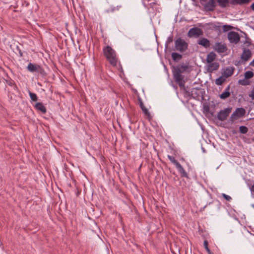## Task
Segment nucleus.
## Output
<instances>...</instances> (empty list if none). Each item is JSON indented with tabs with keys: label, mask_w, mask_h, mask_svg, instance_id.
<instances>
[{
	"label": "nucleus",
	"mask_w": 254,
	"mask_h": 254,
	"mask_svg": "<svg viewBox=\"0 0 254 254\" xmlns=\"http://www.w3.org/2000/svg\"><path fill=\"white\" fill-rule=\"evenodd\" d=\"M232 28L233 27L231 25H225L223 26V30L224 31H227L232 29Z\"/></svg>",
	"instance_id": "28"
},
{
	"label": "nucleus",
	"mask_w": 254,
	"mask_h": 254,
	"mask_svg": "<svg viewBox=\"0 0 254 254\" xmlns=\"http://www.w3.org/2000/svg\"><path fill=\"white\" fill-rule=\"evenodd\" d=\"M252 56L251 51L248 49L244 48L243 53L241 56V59L243 61H248Z\"/></svg>",
	"instance_id": "11"
},
{
	"label": "nucleus",
	"mask_w": 254,
	"mask_h": 254,
	"mask_svg": "<svg viewBox=\"0 0 254 254\" xmlns=\"http://www.w3.org/2000/svg\"><path fill=\"white\" fill-rule=\"evenodd\" d=\"M34 108L37 111H40L43 114H45L47 112L46 108L43 105V104L41 102L37 103L35 106Z\"/></svg>",
	"instance_id": "15"
},
{
	"label": "nucleus",
	"mask_w": 254,
	"mask_h": 254,
	"mask_svg": "<svg viewBox=\"0 0 254 254\" xmlns=\"http://www.w3.org/2000/svg\"><path fill=\"white\" fill-rule=\"evenodd\" d=\"M174 79L176 83L181 87L185 86V81L184 76L182 74V71L179 68H174L172 71Z\"/></svg>",
	"instance_id": "2"
},
{
	"label": "nucleus",
	"mask_w": 254,
	"mask_h": 254,
	"mask_svg": "<svg viewBox=\"0 0 254 254\" xmlns=\"http://www.w3.org/2000/svg\"><path fill=\"white\" fill-rule=\"evenodd\" d=\"M218 1L222 6H225L228 2V0H218Z\"/></svg>",
	"instance_id": "29"
},
{
	"label": "nucleus",
	"mask_w": 254,
	"mask_h": 254,
	"mask_svg": "<svg viewBox=\"0 0 254 254\" xmlns=\"http://www.w3.org/2000/svg\"><path fill=\"white\" fill-rule=\"evenodd\" d=\"M234 70L235 67L234 66L227 67L222 72L223 76L226 78L230 77L233 74Z\"/></svg>",
	"instance_id": "12"
},
{
	"label": "nucleus",
	"mask_w": 254,
	"mask_h": 254,
	"mask_svg": "<svg viewBox=\"0 0 254 254\" xmlns=\"http://www.w3.org/2000/svg\"><path fill=\"white\" fill-rule=\"evenodd\" d=\"M175 48L177 51L183 53L188 49V43L180 37L175 41Z\"/></svg>",
	"instance_id": "5"
},
{
	"label": "nucleus",
	"mask_w": 254,
	"mask_h": 254,
	"mask_svg": "<svg viewBox=\"0 0 254 254\" xmlns=\"http://www.w3.org/2000/svg\"><path fill=\"white\" fill-rule=\"evenodd\" d=\"M103 52L107 60L112 66L117 67L119 64L120 68L122 70H123L117 54L111 46H107L104 47L103 48Z\"/></svg>",
	"instance_id": "1"
},
{
	"label": "nucleus",
	"mask_w": 254,
	"mask_h": 254,
	"mask_svg": "<svg viewBox=\"0 0 254 254\" xmlns=\"http://www.w3.org/2000/svg\"><path fill=\"white\" fill-rule=\"evenodd\" d=\"M202 35V30L198 28L194 27L190 29L188 33V36L189 37H199V36Z\"/></svg>",
	"instance_id": "9"
},
{
	"label": "nucleus",
	"mask_w": 254,
	"mask_h": 254,
	"mask_svg": "<svg viewBox=\"0 0 254 254\" xmlns=\"http://www.w3.org/2000/svg\"><path fill=\"white\" fill-rule=\"evenodd\" d=\"M198 44L203 46L205 48H207L210 46V42L208 39L205 38H200L197 42Z\"/></svg>",
	"instance_id": "13"
},
{
	"label": "nucleus",
	"mask_w": 254,
	"mask_h": 254,
	"mask_svg": "<svg viewBox=\"0 0 254 254\" xmlns=\"http://www.w3.org/2000/svg\"><path fill=\"white\" fill-rule=\"evenodd\" d=\"M176 68H179L182 71V73L186 71L189 68V66L187 64H182L180 66H178Z\"/></svg>",
	"instance_id": "24"
},
{
	"label": "nucleus",
	"mask_w": 254,
	"mask_h": 254,
	"mask_svg": "<svg viewBox=\"0 0 254 254\" xmlns=\"http://www.w3.org/2000/svg\"><path fill=\"white\" fill-rule=\"evenodd\" d=\"M203 245L205 249L208 254H214L208 248V243L207 240H205L203 243Z\"/></svg>",
	"instance_id": "22"
},
{
	"label": "nucleus",
	"mask_w": 254,
	"mask_h": 254,
	"mask_svg": "<svg viewBox=\"0 0 254 254\" xmlns=\"http://www.w3.org/2000/svg\"><path fill=\"white\" fill-rule=\"evenodd\" d=\"M239 130L241 133L245 134L248 132V129L246 126H242L239 127Z\"/></svg>",
	"instance_id": "26"
},
{
	"label": "nucleus",
	"mask_w": 254,
	"mask_h": 254,
	"mask_svg": "<svg viewBox=\"0 0 254 254\" xmlns=\"http://www.w3.org/2000/svg\"><path fill=\"white\" fill-rule=\"evenodd\" d=\"M253 196H254V195H253Z\"/></svg>",
	"instance_id": "40"
},
{
	"label": "nucleus",
	"mask_w": 254,
	"mask_h": 254,
	"mask_svg": "<svg viewBox=\"0 0 254 254\" xmlns=\"http://www.w3.org/2000/svg\"><path fill=\"white\" fill-rule=\"evenodd\" d=\"M252 207L254 208V204L252 205Z\"/></svg>",
	"instance_id": "39"
},
{
	"label": "nucleus",
	"mask_w": 254,
	"mask_h": 254,
	"mask_svg": "<svg viewBox=\"0 0 254 254\" xmlns=\"http://www.w3.org/2000/svg\"><path fill=\"white\" fill-rule=\"evenodd\" d=\"M231 112V109L226 108L224 110H221L217 114V119L221 121L225 120L228 117Z\"/></svg>",
	"instance_id": "8"
},
{
	"label": "nucleus",
	"mask_w": 254,
	"mask_h": 254,
	"mask_svg": "<svg viewBox=\"0 0 254 254\" xmlns=\"http://www.w3.org/2000/svg\"><path fill=\"white\" fill-rule=\"evenodd\" d=\"M216 57V55L213 52H210L207 55L206 57V62L207 63H210L213 62L215 60Z\"/></svg>",
	"instance_id": "16"
},
{
	"label": "nucleus",
	"mask_w": 254,
	"mask_h": 254,
	"mask_svg": "<svg viewBox=\"0 0 254 254\" xmlns=\"http://www.w3.org/2000/svg\"><path fill=\"white\" fill-rule=\"evenodd\" d=\"M245 110L242 108H237L235 112L233 113V115L237 114L239 117L243 116L245 114Z\"/></svg>",
	"instance_id": "19"
},
{
	"label": "nucleus",
	"mask_w": 254,
	"mask_h": 254,
	"mask_svg": "<svg viewBox=\"0 0 254 254\" xmlns=\"http://www.w3.org/2000/svg\"><path fill=\"white\" fill-rule=\"evenodd\" d=\"M28 93L32 101L36 102L38 100V97L35 93L31 92L30 90L28 91Z\"/></svg>",
	"instance_id": "21"
},
{
	"label": "nucleus",
	"mask_w": 254,
	"mask_h": 254,
	"mask_svg": "<svg viewBox=\"0 0 254 254\" xmlns=\"http://www.w3.org/2000/svg\"><path fill=\"white\" fill-rule=\"evenodd\" d=\"M213 49L218 53H224L227 51L228 48L226 44L216 42L214 45Z\"/></svg>",
	"instance_id": "7"
},
{
	"label": "nucleus",
	"mask_w": 254,
	"mask_h": 254,
	"mask_svg": "<svg viewBox=\"0 0 254 254\" xmlns=\"http://www.w3.org/2000/svg\"><path fill=\"white\" fill-rule=\"evenodd\" d=\"M251 8L253 10H254V2L251 5Z\"/></svg>",
	"instance_id": "37"
},
{
	"label": "nucleus",
	"mask_w": 254,
	"mask_h": 254,
	"mask_svg": "<svg viewBox=\"0 0 254 254\" xmlns=\"http://www.w3.org/2000/svg\"><path fill=\"white\" fill-rule=\"evenodd\" d=\"M143 113L148 117H149L150 116V113L149 112L148 109L146 108H144L143 109H141Z\"/></svg>",
	"instance_id": "27"
},
{
	"label": "nucleus",
	"mask_w": 254,
	"mask_h": 254,
	"mask_svg": "<svg viewBox=\"0 0 254 254\" xmlns=\"http://www.w3.org/2000/svg\"><path fill=\"white\" fill-rule=\"evenodd\" d=\"M222 196L227 200L230 201L232 199V198L230 196L228 195L225 193H222Z\"/></svg>",
	"instance_id": "30"
},
{
	"label": "nucleus",
	"mask_w": 254,
	"mask_h": 254,
	"mask_svg": "<svg viewBox=\"0 0 254 254\" xmlns=\"http://www.w3.org/2000/svg\"><path fill=\"white\" fill-rule=\"evenodd\" d=\"M167 157L169 159V160L175 165L176 168L177 169L178 172L180 174V175L182 177L189 178L188 173L184 170L182 166L177 161V160L175 159L174 157L171 156L170 155H168Z\"/></svg>",
	"instance_id": "4"
},
{
	"label": "nucleus",
	"mask_w": 254,
	"mask_h": 254,
	"mask_svg": "<svg viewBox=\"0 0 254 254\" xmlns=\"http://www.w3.org/2000/svg\"><path fill=\"white\" fill-rule=\"evenodd\" d=\"M254 73L252 71H247L245 73V79H250L254 76Z\"/></svg>",
	"instance_id": "23"
},
{
	"label": "nucleus",
	"mask_w": 254,
	"mask_h": 254,
	"mask_svg": "<svg viewBox=\"0 0 254 254\" xmlns=\"http://www.w3.org/2000/svg\"><path fill=\"white\" fill-rule=\"evenodd\" d=\"M230 85H228L225 90V91L223 92L220 95V97L222 99H225L228 98L230 96Z\"/></svg>",
	"instance_id": "17"
},
{
	"label": "nucleus",
	"mask_w": 254,
	"mask_h": 254,
	"mask_svg": "<svg viewBox=\"0 0 254 254\" xmlns=\"http://www.w3.org/2000/svg\"><path fill=\"white\" fill-rule=\"evenodd\" d=\"M235 3L238 4H243L244 3H248L249 2L250 0H234Z\"/></svg>",
	"instance_id": "25"
},
{
	"label": "nucleus",
	"mask_w": 254,
	"mask_h": 254,
	"mask_svg": "<svg viewBox=\"0 0 254 254\" xmlns=\"http://www.w3.org/2000/svg\"><path fill=\"white\" fill-rule=\"evenodd\" d=\"M207 64L206 70L209 73H212L213 71L217 70L219 67V64L217 62H212Z\"/></svg>",
	"instance_id": "10"
},
{
	"label": "nucleus",
	"mask_w": 254,
	"mask_h": 254,
	"mask_svg": "<svg viewBox=\"0 0 254 254\" xmlns=\"http://www.w3.org/2000/svg\"><path fill=\"white\" fill-rule=\"evenodd\" d=\"M228 39L230 43L237 44L240 40L238 33L235 31H230L228 34Z\"/></svg>",
	"instance_id": "6"
},
{
	"label": "nucleus",
	"mask_w": 254,
	"mask_h": 254,
	"mask_svg": "<svg viewBox=\"0 0 254 254\" xmlns=\"http://www.w3.org/2000/svg\"><path fill=\"white\" fill-rule=\"evenodd\" d=\"M250 189L252 195H254V184L251 186Z\"/></svg>",
	"instance_id": "35"
},
{
	"label": "nucleus",
	"mask_w": 254,
	"mask_h": 254,
	"mask_svg": "<svg viewBox=\"0 0 254 254\" xmlns=\"http://www.w3.org/2000/svg\"><path fill=\"white\" fill-rule=\"evenodd\" d=\"M249 97L252 99L254 100V86L252 90L251 93L249 94Z\"/></svg>",
	"instance_id": "31"
},
{
	"label": "nucleus",
	"mask_w": 254,
	"mask_h": 254,
	"mask_svg": "<svg viewBox=\"0 0 254 254\" xmlns=\"http://www.w3.org/2000/svg\"><path fill=\"white\" fill-rule=\"evenodd\" d=\"M226 80V78L221 76L215 80V84L217 85H221Z\"/></svg>",
	"instance_id": "20"
},
{
	"label": "nucleus",
	"mask_w": 254,
	"mask_h": 254,
	"mask_svg": "<svg viewBox=\"0 0 254 254\" xmlns=\"http://www.w3.org/2000/svg\"><path fill=\"white\" fill-rule=\"evenodd\" d=\"M215 6L214 0H209L208 2L205 4V8L209 11H213Z\"/></svg>",
	"instance_id": "14"
},
{
	"label": "nucleus",
	"mask_w": 254,
	"mask_h": 254,
	"mask_svg": "<svg viewBox=\"0 0 254 254\" xmlns=\"http://www.w3.org/2000/svg\"><path fill=\"white\" fill-rule=\"evenodd\" d=\"M250 65L254 66V59L253 60V61L250 63Z\"/></svg>",
	"instance_id": "38"
},
{
	"label": "nucleus",
	"mask_w": 254,
	"mask_h": 254,
	"mask_svg": "<svg viewBox=\"0 0 254 254\" xmlns=\"http://www.w3.org/2000/svg\"><path fill=\"white\" fill-rule=\"evenodd\" d=\"M171 57L174 61H178L182 58V55L176 52H173L171 54Z\"/></svg>",
	"instance_id": "18"
},
{
	"label": "nucleus",
	"mask_w": 254,
	"mask_h": 254,
	"mask_svg": "<svg viewBox=\"0 0 254 254\" xmlns=\"http://www.w3.org/2000/svg\"><path fill=\"white\" fill-rule=\"evenodd\" d=\"M168 43H171V42H173V37H169L167 39V41Z\"/></svg>",
	"instance_id": "36"
},
{
	"label": "nucleus",
	"mask_w": 254,
	"mask_h": 254,
	"mask_svg": "<svg viewBox=\"0 0 254 254\" xmlns=\"http://www.w3.org/2000/svg\"><path fill=\"white\" fill-rule=\"evenodd\" d=\"M239 83H240L241 84L243 85H246L249 84V82H248V81H245V80H242V81L240 80V81H239Z\"/></svg>",
	"instance_id": "33"
},
{
	"label": "nucleus",
	"mask_w": 254,
	"mask_h": 254,
	"mask_svg": "<svg viewBox=\"0 0 254 254\" xmlns=\"http://www.w3.org/2000/svg\"><path fill=\"white\" fill-rule=\"evenodd\" d=\"M27 69L31 72H37L42 76H45L46 75V72L43 67L41 65L38 64L30 63L27 65Z\"/></svg>",
	"instance_id": "3"
},
{
	"label": "nucleus",
	"mask_w": 254,
	"mask_h": 254,
	"mask_svg": "<svg viewBox=\"0 0 254 254\" xmlns=\"http://www.w3.org/2000/svg\"><path fill=\"white\" fill-rule=\"evenodd\" d=\"M245 43L247 44V46H249L251 44V39L249 38H246Z\"/></svg>",
	"instance_id": "32"
},
{
	"label": "nucleus",
	"mask_w": 254,
	"mask_h": 254,
	"mask_svg": "<svg viewBox=\"0 0 254 254\" xmlns=\"http://www.w3.org/2000/svg\"><path fill=\"white\" fill-rule=\"evenodd\" d=\"M139 106H140V107L141 108V109H143L144 108H146L144 106V105L142 101H141V100L139 99Z\"/></svg>",
	"instance_id": "34"
}]
</instances>
